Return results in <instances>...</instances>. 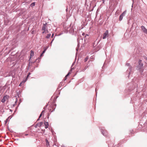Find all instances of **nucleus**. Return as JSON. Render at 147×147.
Segmentation results:
<instances>
[{
  "mask_svg": "<svg viewBox=\"0 0 147 147\" xmlns=\"http://www.w3.org/2000/svg\"><path fill=\"white\" fill-rule=\"evenodd\" d=\"M126 13V11L125 10L120 15H122V16L123 17L124 16Z\"/></svg>",
  "mask_w": 147,
  "mask_h": 147,
  "instance_id": "4468645a",
  "label": "nucleus"
},
{
  "mask_svg": "<svg viewBox=\"0 0 147 147\" xmlns=\"http://www.w3.org/2000/svg\"><path fill=\"white\" fill-rule=\"evenodd\" d=\"M74 29L73 27L70 28L69 29V32L71 33H73L74 32Z\"/></svg>",
  "mask_w": 147,
  "mask_h": 147,
  "instance_id": "f8f14e48",
  "label": "nucleus"
},
{
  "mask_svg": "<svg viewBox=\"0 0 147 147\" xmlns=\"http://www.w3.org/2000/svg\"><path fill=\"white\" fill-rule=\"evenodd\" d=\"M88 60V58L87 57H86L84 59V61L85 62H86V61H87Z\"/></svg>",
  "mask_w": 147,
  "mask_h": 147,
  "instance_id": "2f4dec72",
  "label": "nucleus"
},
{
  "mask_svg": "<svg viewBox=\"0 0 147 147\" xmlns=\"http://www.w3.org/2000/svg\"><path fill=\"white\" fill-rule=\"evenodd\" d=\"M54 36V33H53V34H52V36H51V37L52 38H53V36Z\"/></svg>",
  "mask_w": 147,
  "mask_h": 147,
  "instance_id": "49530a36",
  "label": "nucleus"
},
{
  "mask_svg": "<svg viewBox=\"0 0 147 147\" xmlns=\"http://www.w3.org/2000/svg\"><path fill=\"white\" fill-rule=\"evenodd\" d=\"M28 135V134H25V136H27Z\"/></svg>",
  "mask_w": 147,
  "mask_h": 147,
  "instance_id": "5fc2aeb1",
  "label": "nucleus"
},
{
  "mask_svg": "<svg viewBox=\"0 0 147 147\" xmlns=\"http://www.w3.org/2000/svg\"><path fill=\"white\" fill-rule=\"evenodd\" d=\"M37 60H38V61H37V63L38 64V63H39V62H40V60L38 59H37Z\"/></svg>",
  "mask_w": 147,
  "mask_h": 147,
  "instance_id": "79ce46f5",
  "label": "nucleus"
},
{
  "mask_svg": "<svg viewBox=\"0 0 147 147\" xmlns=\"http://www.w3.org/2000/svg\"><path fill=\"white\" fill-rule=\"evenodd\" d=\"M128 85H129V86L128 90L129 92L134 90L137 87V85L136 84L135 82H131L128 83Z\"/></svg>",
  "mask_w": 147,
  "mask_h": 147,
  "instance_id": "f03ea898",
  "label": "nucleus"
},
{
  "mask_svg": "<svg viewBox=\"0 0 147 147\" xmlns=\"http://www.w3.org/2000/svg\"><path fill=\"white\" fill-rule=\"evenodd\" d=\"M31 74V73L30 72H29L28 73V74L27 75V76L26 77V80H28V77H29V76Z\"/></svg>",
  "mask_w": 147,
  "mask_h": 147,
  "instance_id": "412c9836",
  "label": "nucleus"
},
{
  "mask_svg": "<svg viewBox=\"0 0 147 147\" xmlns=\"http://www.w3.org/2000/svg\"><path fill=\"white\" fill-rule=\"evenodd\" d=\"M42 131H44V132H45V129H44V130L42 129Z\"/></svg>",
  "mask_w": 147,
  "mask_h": 147,
  "instance_id": "e2e57ef3",
  "label": "nucleus"
},
{
  "mask_svg": "<svg viewBox=\"0 0 147 147\" xmlns=\"http://www.w3.org/2000/svg\"><path fill=\"white\" fill-rule=\"evenodd\" d=\"M30 63H30V61H29V64H28V70L29 69V67L31 65H30Z\"/></svg>",
  "mask_w": 147,
  "mask_h": 147,
  "instance_id": "c756f323",
  "label": "nucleus"
},
{
  "mask_svg": "<svg viewBox=\"0 0 147 147\" xmlns=\"http://www.w3.org/2000/svg\"><path fill=\"white\" fill-rule=\"evenodd\" d=\"M49 115H50V114L48 113V115H47V118L48 119L49 118Z\"/></svg>",
  "mask_w": 147,
  "mask_h": 147,
  "instance_id": "a18cd8bd",
  "label": "nucleus"
},
{
  "mask_svg": "<svg viewBox=\"0 0 147 147\" xmlns=\"http://www.w3.org/2000/svg\"><path fill=\"white\" fill-rule=\"evenodd\" d=\"M40 119H39V117L38 118V119H37V121H38L40 120Z\"/></svg>",
  "mask_w": 147,
  "mask_h": 147,
  "instance_id": "052dcab7",
  "label": "nucleus"
},
{
  "mask_svg": "<svg viewBox=\"0 0 147 147\" xmlns=\"http://www.w3.org/2000/svg\"><path fill=\"white\" fill-rule=\"evenodd\" d=\"M15 105L16 104H13V105H12L11 107H14Z\"/></svg>",
  "mask_w": 147,
  "mask_h": 147,
  "instance_id": "8fccbe9b",
  "label": "nucleus"
},
{
  "mask_svg": "<svg viewBox=\"0 0 147 147\" xmlns=\"http://www.w3.org/2000/svg\"><path fill=\"white\" fill-rule=\"evenodd\" d=\"M42 115L41 114H40V115L39 117H39V119H40V117H41V116H42Z\"/></svg>",
  "mask_w": 147,
  "mask_h": 147,
  "instance_id": "c03bdc74",
  "label": "nucleus"
},
{
  "mask_svg": "<svg viewBox=\"0 0 147 147\" xmlns=\"http://www.w3.org/2000/svg\"><path fill=\"white\" fill-rule=\"evenodd\" d=\"M54 38H54L52 40V41H51L52 42H53V41L54 39Z\"/></svg>",
  "mask_w": 147,
  "mask_h": 147,
  "instance_id": "6e6d98bb",
  "label": "nucleus"
},
{
  "mask_svg": "<svg viewBox=\"0 0 147 147\" xmlns=\"http://www.w3.org/2000/svg\"><path fill=\"white\" fill-rule=\"evenodd\" d=\"M41 57H41L40 56L38 57L37 59H36V61H37V59H40V60L41 58Z\"/></svg>",
  "mask_w": 147,
  "mask_h": 147,
  "instance_id": "58836bf2",
  "label": "nucleus"
},
{
  "mask_svg": "<svg viewBox=\"0 0 147 147\" xmlns=\"http://www.w3.org/2000/svg\"><path fill=\"white\" fill-rule=\"evenodd\" d=\"M66 79H67V78H66V77H65V78H64L63 79V80L64 81H65L66 80Z\"/></svg>",
  "mask_w": 147,
  "mask_h": 147,
  "instance_id": "de8ad7c7",
  "label": "nucleus"
},
{
  "mask_svg": "<svg viewBox=\"0 0 147 147\" xmlns=\"http://www.w3.org/2000/svg\"><path fill=\"white\" fill-rule=\"evenodd\" d=\"M51 132L53 134L54 133V131L53 130H52L51 131Z\"/></svg>",
  "mask_w": 147,
  "mask_h": 147,
  "instance_id": "3c124183",
  "label": "nucleus"
},
{
  "mask_svg": "<svg viewBox=\"0 0 147 147\" xmlns=\"http://www.w3.org/2000/svg\"><path fill=\"white\" fill-rule=\"evenodd\" d=\"M45 112V110H43L42 112H41L40 114H41L42 115H43V114H44V113Z\"/></svg>",
  "mask_w": 147,
  "mask_h": 147,
  "instance_id": "e433bc0d",
  "label": "nucleus"
},
{
  "mask_svg": "<svg viewBox=\"0 0 147 147\" xmlns=\"http://www.w3.org/2000/svg\"><path fill=\"white\" fill-rule=\"evenodd\" d=\"M48 104L46 105H45V107H44L43 108V109H45V108H46L48 106Z\"/></svg>",
  "mask_w": 147,
  "mask_h": 147,
  "instance_id": "72a5a7b5",
  "label": "nucleus"
},
{
  "mask_svg": "<svg viewBox=\"0 0 147 147\" xmlns=\"http://www.w3.org/2000/svg\"><path fill=\"white\" fill-rule=\"evenodd\" d=\"M36 61V60L35 61H32V62L30 61V63H35Z\"/></svg>",
  "mask_w": 147,
  "mask_h": 147,
  "instance_id": "4c0bfd02",
  "label": "nucleus"
},
{
  "mask_svg": "<svg viewBox=\"0 0 147 147\" xmlns=\"http://www.w3.org/2000/svg\"><path fill=\"white\" fill-rule=\"evenodd\" d=\"M18 94V97H19L21 96V94H20V92H18L17 93Z\"/></svg>",
  "mask_w": 147,
  "mask_h": 147,
  "instance_id": "cd10ccee",
  "label": "nucleus"
},
{
  "mask_svg": "<svg viewBox=\"0 0 147 147\" xmlns=\"http://www.w3.org/2000/svg\"><path fill=\"white\" fill-rule=\"evenodd\" d=\"M138 63V65L137 66L138 70L141 73H142L144 71V69L143 68V65L142 63V60L139 59Z\"/></svg>",
  "mask_w": 147,
  "mask_h": 147,
  "instance_id": "7ed1b4c3",
  "label": "nucleus"
},
{
  "mask_svg": "<svg viewBox=\"0 0 147 147\" xmlns=\"http://www.w3.org/2000/svg\"><path fill=\"white\" fill-rule=\"evenodd\" d=\"M51 36V34L50 33L48 34L46 36V38L47 39H48Z\"/></svg>",
  "mask_w": 147,
  "mask_h": 147,
  "instance_id": "6ab92c4d",
  "label": "nucleus"
},
{
  "mask_svg": "<svg viewBox=\"0 0 147 147\" xmlns=\"http://www.w3.org/2000/svg\"><path fill=\"white\" fill-rule=\"evenodd\" d=\"M88 67V66H86L85 68H84V69H83L82 70H81L80 71V72H81V71H84L87 68V67Z\"/></svg>",
  "mask_w": 147,
  "mask_h": 147,
  "instance_id": "4be33fe9",
  "label": "nucleus"
},
{
  "mask_svg": "<svg viewBox=\"0 0 147 147\" xmlns=\"http://www.w3.org/2000/svg\"><path fill=\"white\" fill-rule=\"evenodd\" d=\"M13 116V114L10 116L8 118H9V119H10L12 118Z\"/></svg>",
  "mask_w": 147,
  "mask_h": 147,
  "instance_id": "473e14b6",
  "label": "nucleus"
},
{
  "mask_svg": "<svg viewBox=\"0 0 147 147\" xmlns=\"http://www.w3.org/2000/svg\"><path fill=\"white\" fill-rule=\"evenodd\" d=\"M101 131L102 134L105 137H108V133L107 131L104 127H102L101 129Z\"/></svg>",
  "mask_w": 147,
  "mask_h": 147,
  "instance_id": "20e7f679",
  "label": "nucleus"
},
{
  "mask_svg": "<svg viewBox=\"0 0 147 147\" xmlns=\"http://www.w3.org/2000/svg\"><path fill=\"white\" fill-rule=\"evenodd\" d=\"M47 25V23H46L45 24H44L43 26H44L45 27H46V25Z\"/></svg>",
  "mask_w": 147,
  "mask_h": 147,
  "instance_id": "ea45409f",
  "label": "nucleus"
},
{
  "mask_svg": "<svg viewBox=\"0 0 147 147\" xmlns=\"http://www.w3.org/2000/svg\"><path fill=\"white\" fill-rule=\"evenodd\" d=\"M141 28L142 29V30L143 31V32L147 34V29H146L145 26H141Z\"/></svg>",
  "mask_w": 147,
  "mask_h": 147,
  "instance_id": "423d86ee",
  "label": "nucleus"
},
{
  "mask_svg": "<svg viewBox=\"0 0 147 147\" xmlns=\"http://www.w3.org/2000/svg\"><path fill=\"white\" fill-rule=\"evenodd\" d=\"M76 51L77 52L78 51V50H79V48H76Z\"/></svg>",
  "mask_w": 147,
  "mask_h": 147,
  "instance_id": "09e8293b",
  "label": "nucleus"
},
{
  "mask_svg": "<svg viewBox=\"0 0 147 147\" xmlns=\"http://www.w3.org/2000/svg\"><path fill=\"white\" fill-rule=\"evenodd\" d=\"M46 51V49H45L44 48L43 51H42V53L40 55V56L41 57H42V56H43V54L45 53Z\"/></svg>",
  "mask_w": 147,
  "mask_h": 147,
  "instance_id": "ddd939ff",
  "label": "nucleus"
},
{
  "mask_svg": "<svg viewBox=\"0 0 147 147\" xmlns=\"http://www.w3.org/2000/svg\"><path fill=\"white\" fill-rule=\"evenodd\" d=\"M38 64L37 63L36 64V65L35 66V67H34V68H32V71H31V72H33L34 71V70L35 68L38 67Z\"/></svg>",
  "mask_w": 147,
  "mask_h": 147,
  "instance_id": "2eb2a0df",
  "label": "nucleus"
},
{
  "mask_svg": "<svg viewBox=\"0 0 147 147\" xmlns=\"http://www.w3.org/2000/svg\"><path fill=\"white\" fill-rule=\"evenodd\" d=\"M123 17L122 16V15H120L119 17V21H121L123 18Z\"/></svg>",
  "mask_w": 147,
  "mask_h": 147,
  "instance_id": "aec40b11",
  "label": "nucleus"
},
{
  "mask_svg": "<svg viewBox=\"0 0 147 147\" xmlns=\"http://www.w3.org/2000/svg\"><path fill=\"white\" fill-rule=\"evenodd\" d=\"M108 30H106L103 34V36L102 38L103 39L106 38L107 36L108 35Z\"/></svg>",
  "mask_w": 147,
  "mask_h": 147,
  "instance_id": "0eeeda50",
  "label": "nucleus"
},
{
  "mask_svg": "<svg viewBox=\"0 0 147 147\" xmlns=\"http://www.w3.org/2000/svg\"><path fill=\"white\" fill-rule=\"evenodd\" d=\"M18 107V106L16 107V110L17 109Z\"/></svg>",
  "mask_w": 147,
  "mask_h": 147,
  "instance_id": "338daca9",
  "label": "nucleus"
},
{
  "mask_svg": "<svg viewBox=\"0 0 147 147\" xmlns=\"http://www.w3.org/2000/svg\"><path fill=\"white\" fill-rule=\"evenodd\" d=\"M22 84V83L21 82L19 84V86H21Z\"/></svg>",
  "mask_w": 147,
  "mask_h": 147,
  "instance_id": "864d4df0",
  "label": "nucleus"
},
{
  "mask_svg": "<svg viewBox=\"0 0 147 147\" xmlns=\"http://www.w3.org/2000/svg\"><path fill=\"white\" fill-rule=\"evenodd\" d=\"M18 101V99L17 98H16V101H15V104H16L17 103Z\"/></svg>",
  "mask_w": 147,
  "mask_h": 147,
  "instance_id": "f704fd0d",
  "label": "nucleus"
},
{
  "mask_svg": "<svg viewBox=\"0 0 147 147\" xmlns=\"http://www.w3.org/2000/svg\"><path fill=\"white\" fill-rule=\"evenodd\" d=\"M21 103V102H20L19 101V102H18V106H19V105H20V104Z\"/></svg>",
  "mask_w": 147,
  "mask_h": 147,
  "instance_id": "4d7b16f0",
  "label": "nucleus"
},
{
  "mask_svg": "<svg viewBox=\"0 0 147 147\" xmlns=\"http://www.w3.org/2000/svg\"><path fill=\"white\" fill-rule=\"evenodd\" d=\"M34 55V52L33 51L31 50L30 51V59L29 60V61L30 60L31 58Z\"/></svg>",
  "mask_w": 147,
  "mask_h": 147,
  "instance_id": "9d476101",
  "label": "nucleus"
},
{
  "mask_svg": "<svg viewBox=\"0 0 147 147\" xmlns=\"http://www.w3.org/2000/svg\"><path fill=\"white\" fill-rule=\"evenodd\" d=\"M8 119H9V118H7L6 119V120H5V124H6L7 123V121H8Z\"/></svg>",
  "mask_w": 147,
  "mask_h": 147,
  "instance_id": "c9c22d12",
  "label": "nucleus"
},
{
  "mask_svg": "<svg viewBox=\"0 0 147 147\" xmlns=\"http://www.w3.org/2000/svg\"><path fill=\"white\" fill-rule=\"evenodd\" d=\"M26 80V79H25V80H23V81H22L21 82V83H25V82L27 81V80Z\"/></svg>",
  "mask_w": 147,
  "mask_h": 147,
  "instance_id": "7c9ffc66",
  "label": "nucleus"
},
{
  "mask_svg": "<svg viewBox=\"0 0 147 147\" xmlns=\"http://www.w3.org/2000/svg\"><path fill=\"white\" fill-rule=\"evenodd\" d=\"M126 66L129 67L128 69L127 70L126 72H127V73H128V75L127 76V77L128 78H129V76H130V71L131 70L132 67L130 66V64L129 63H127L126 64Z\"/></svg>",
  "mask_w": 147,
  "mask_h": 147,
  "instance_id": "39448f33",
  "label": "nucleus"
},
{
  "mask_svg": "<svg viewBox=\"0 0 147 147\" xmlns=\"http://www.w3.org/2000/svg\"><path fill=\"white\" fill-rule=\"evenodd\" d=\"M95 90V92L96 93V95H97V87L96 88Z\"/></svg>",
  "mask_w": 147,
  "mask_h": 147,
  "instance_id": "37998d69",
  "label": "nucleus"
},
{
  "mask_svg": "<svg viewBox=\"0 0 147 147\" xmlns=\"http://www.w3.org/2000/svg\"><path fill=\"white\" fill-rule=\"evenodd\" d=\"M8 96L7 95L5 96L2 99L1 102L3 103H4L6 101V100Z\"/></svg>",
  "mask_w": 147,
  "mask_h": 147,
  "instance_id": "1a4fd4ad",
  "label": "nucleus"
},
{
  "mask_svg": "<svg viewBox=\"0 0 147 147\" xmlns=\"http://www.w3.org/2000/svg\"><path fill=\"white\" fill-rule=\"evenodd\" d=\"M43 123L42 122H40L38 123L35 125L34 127L35 128H37L38 126L40 127L42 126Z\"/></svg>",
  "mask_w": 147,
  "mask_h": 147,
  "instance_id": "6e6552de",
  "label": "nucleus"
},
{
  "mask_svg": "<svg viewBox=\"0 0 147 147\" xmlns=\"http://www.w3.org/2000/svg\"><path fill=\"white\" fill-rule=\"evenodd\" d=\"M45 31H43V32H42V34H43V33H45Z\"/></svg>",
  "mask_w": 147,
  "mask_h": 147,
  "instance_id": "0e129e2a",
  "label": "nucleus"
},
{
  "mask_svg": "<svg viewBox=\"0 0 147 147\" xmlns=\"http://www.w3.org/2000/svg\"><path fill=\"white\" fill-rule=\"evenodd\" d=\"M44 125H45V129H47L48 128L49 125L48 122H44Z\"/></svg>",
  "mask_w": 147,
  "mask_h": 147,
  "instance_id": "9b49d317",
  "label": "nucleus"
},
{
  "mask_svg": "<svg viewBox=\"0 0 147 147\" xmlns=\"http://www.w3.org/2000/svg\"><path fill=\"white\" fill-rule=\"evenodd\" d=\"M49 45L46 48H44L45 49H46V50L49 47Z\"/></svg>",
  "mask_w": 147,
  "mask_h": 147,
  "instance_id": "a19ab883",
  "label": "nucleus"
},
{
  "mask_svg": "<svg viewBox=\"0 0 147 147\" xmlns=\"http://www.w3.org/2000/svg\"><path fill=\"white\" fill-rule=\"evenodd\" d=\"M46 141L47 143V146H49V143L48 140L47 139H46Z\"/></svg>",
  "mask_w": 147,
  "mask_h": 147,
  "instance_id": "5701e85b",
  "label": "nucleus"
},
{
  "mask_svg": "<svg viewBox=\"0 0 147 147\" xmlns=\"http://www.w3.org/2000/svg\"><path fill=\"white\" fill-rule=\"evenodd\" d=\"M67 10H68V8H66V12L67 11Z\"/></svg>",
  "mask_w": 147,
  "mask_h": 147,
  "instance_id": "680f3d73",
  "label": "nucleus"
},
{
  "mask_svg": "<svg viewBox=\"0 0 147 147\" xmlns=\"http://www.w3.org/2000/svg\"><path fill=\"white\" fill-rule=\"evenodd\" d=\"M58 96H56L55 99H56L58 97Z\"/></svg>",
  "mask_w": 147,
  "mask_h": 147,
  "instance_id": "774afa93",
  "label": "nucleus"
},
{
  "mask_svg": "<svg viewBox=\"0 0 147 147\" xmlns=\"http://www.w3.org/2000/svg\"><path fill=\"white\" fill-rule=\"evenodd\" d=\"M19 102H21V103L22 102V100H21V99H20V100H19Z\"/></svg>",
  "mask_w": 147,
  "mask_h": 147,
  "instance_id": "603ef678",
  "label": "nucleus"
},
{
  "mask_svg": "<svg viewBox=\"0 0 147 147\" xmlns=\"http://www.w3.org/2000/svg\"><path fill=\"white\" fill-rule=\"evenodd\" d=\"M8 130L11 132L13 133V131H12V130L10 129H9V127H8Z\"/></svg>",
  "mask_w": 147,
  "mask_h": 147,
  "instance_id": "c85d7f7f",
  "label": "nucleus"
},
{
  "mask_svg": "<svg viewBox=\"0 0 147 147\" xmlns=\"http://www.w3.org/2000/svg\"><path fill=\"white\" fill-rule=\"evenodd\" d=\"M76 57H77L76 55L75 58V61L73 63L71 66H73L75 63L76 61Z\"/></svg>",
  "mask_w": 147,
  "mask_h": 147,
  "instance_id": "a878e982",
  "label": "nucleus"
},
{
  "mask_svg": "<svg viewBox=\"0 0 147 147\" xmlns=\"http://www.w3.org/2000/svg\"><path fill=\"white\" fill-rule=\"evenodd\" d=\"M55 108L54 109H53V110H52V111H51V112H53V111H55Z\"/></svg>",
  "mask_w": 147,
  "mask_h": 147,
  "instance_id": "13d9d810",
  "label": "nucleus"
},
{
  "mask_svg": "<svg viewBox=\"0 0 147 147\" xmlns=\"http://www.w3.org/2000/svg\"><path fill=\"white\" fill-rule=\"evenodd\" d=\"M77 42H78V45H77V48H79L80 47V43H79V42H78V39H77Z\"/></svg>",
  "mask_w": 147,
  "mask_h": 147,
  "instance_id": "393cba45",
  "label": "nucleus"
},
{
  "mask_svg": "<svg viewBox=\"0 0 147 147\" xmlns=\"http://www.w3.org/2000/svg\"><path fill=\"white\" fill-rule=\"evenodd\" d=\"M141 51H140L139 49H135L133 52V57L136 59L138 58V57L141 55Z\"/></svg>",
  "mask_w": 147,
  "mask_h": 147,
  "instance_id": "f257e3e1",
  "label": "nucleus"
},
{
  "mask_svg": "<svg viewBox=\"0 0 147 147\" xmlns=\"http://www.w3.org/2000/svg\"><path fill=\"white\" fill-rule=\"evenodd\" d=\"M9 111H11V112L12 111V110H11V109H9Z\"/></svg>",
  "mask_w": 147,
  "mask_h": 147,
  "instance_id": "69168bd1",
  "label": "nucleus"
},
{
  "mask_svg": "<svg viewBox=\"0 0 147 147\" xmlns=\"http://www.w3.org/2000/svg\"><path fill=\"white\" fill-rule=\"evenodd\" d=\"M35 5V2H33L32 3L30 4V6L32 7H33Z\"/></svg>",
  "mask_w": 147,
  "mask_h": 147,
  "instance_id": "f3484780",
  "label": "nucleus"
},
{
  "mask_svg": "<svg viewBox=\"0 0 147 147\" xmlns=\"http://www.w3.org/2000/svg\"><path fill=\"white\" fill-rule=\"evenodd\" d=\"M46 27H45L44 26H42V30H43L44 31H46Z\"/></svg>",
  "mask_w": 147,
  "mask_h": 147,
  "instance_id": "b1692460",
  "label": "nucleus"
},
{
  "mask_svg": "<svg viewBox=\"0 0 147 147\" xmlns=\"http://www.w3.org/2000/svg\"><path fill=\"white\" fill-rule=\"evenodd\" d=\"M52 42L51 41V43L50 44V45H51V46L52 45Z\"/></svg>",
  "mask_w": 147,
  "mask_h": 147,
  "instance_id": "bf43d9fd",
  "label": "nucleus"
},
{
  "mask_svg": "<svg viewBox=\"0 0 147 147\" xmlns=\"http://www.w3.org/2000/svg\"><path fill=\"white\" fill-rule=\"evenodd\" d=\"M82 35H83V36H85V38H86L87 37H88L89 36L88 34H86L85 33H84V32L82 33Z\"/></svg>",
  "mask_w": 147,
  "mask_h": 147,
  "instance_id": "dca6fc26",
  "label": "nucleus"
},
{
  "mask_svg": "<svg viewBox=\"0 0 147 147\" xmlns=\"http://www.w3.org/2000/svg\"><path fill=\"white\" fill-rule=\"evenodd\" d=\"M71 74V73L70 72H68L67 74L65 76V77L66 78H67V77H68L69 75Z\"/></svg>",
  "mask_w": 147,
  "mask_h": 147,
  "instance_id": "bb28decb",
  "label": "nucleus"
},
{
  "mask_svg": "<svg viewBox=\"0 0 147 147\" xmlns=\"http://www.w3.org/2000/svg\"><path fill=\"white\" fill-rule=\"evenodd\" d=\"M63 82H61L60 83V84H59V86H58V89H59L60 88V87L62 86V85H63Z\"/></svg>",
  "mask_w": 147,
  "mask_h": 147,
  "instance_id": "a211bd4d",
  "label": "nucleus"
}]
</instances>
